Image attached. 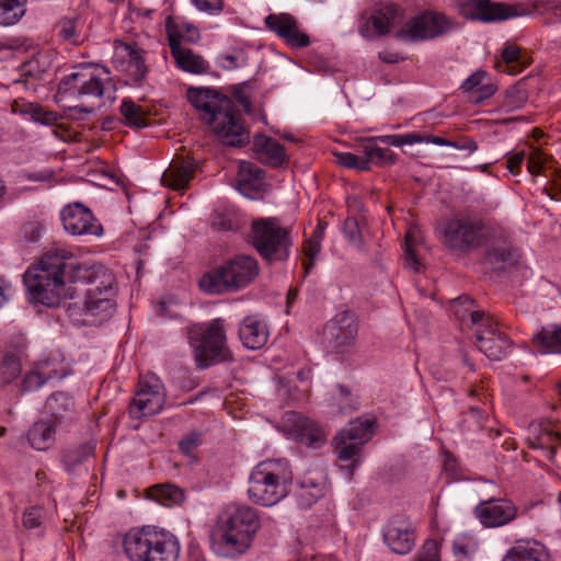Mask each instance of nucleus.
<instances>
[{
	"mask_svg": "<svg viewBox=\"0 0 561 561\" xmlns=\"http://www.w3.org/2000/svg\"><path fill=\"white\" fill-rule=\"evenodd\" d=\"M87 280L81 302L70 304L69 317L84 325H96L108 320L115 310L116 278L103 265L83 267L71 250L56 247L23 274V282L32 304L54 308L71 298L69 284Z\"/></svg>",
	"mask_w": 561,
	"mask_h": 561,
	"instance_id": "f257e3e1",
	"label": "nucleus"
},
{
	"mask_svg": "<svg viewBox=\"0 0 561 561\" xmlns=\"http://www.w3.org/2000/svg\"><path fill=\"white\" fill-rule=\"evenodd\" d=\"M260 527V516L253 507L229 503L217 515L210 535L211 549L220 557H239L250 549Z\"/></svg>",
	"mask_w": 561,
	"mask_h": 561,
	"instance_id": "f03ea898",
	"label": "nucleus"
},
{
	"mask_svg": "<svg viewBox=\"0 0 561 561\" xmlns=\"http://www.w3.org/2000/svg\"><path fill=\"white\" fill-rule=\"evenodd\" d=\"M187 99L225 145L242 147L250 141L249 131L228 96L211 88H190Z\"/></svg>",
	"mask_w": 561,
	"mask_h": 561,
	"instance_id": "7ed1b4c3",
	"label": "nucleus"
},
{
	"mask_svg": "<svg viewBox=\"0 0 561 561\" xmlns=\"http://www.w3.org/2000/svg\"><path fill=\"white\" fill-rule=\"evenodd\" d=\"M122 547L129 561H178L181 551L174 534L153 525L130 528L123 536Z\"/></svg>",
	"mask_w": 561,
	"mask_h": 561,
	"instance_id": "20e7f679",
	"label": "nucleus"
},
{
	"mask_svg": "<svg viewBox=\"0 0 561 561\" xmlns=\"http://www.w3.org/2000/svg\"><path fill=\"white\" fill-rule=\"evenodd\" d=\"M293 479L287 459L260 461L249 476L248 497L256 505L274 506L288 495Z\"/></svg>",
	"mask_w": 561,
	"mask_h": 561,
	"instance_id": "39448f33",
	"label": "nucleus"
},
{
	"mask_svg": "<svg viewBox=\"0 0 561 561\" xmlns=\"http://www.w3.org/2000/svg\"><path fill=\"white\" fill-rule=\"evenodd\" d=\"M259 273V263L253 256L238 254L206 273L199 280V287L210 295L239 291L249 286Z\"/></svg>",
	"mask_w": 561,
	"mask_h": 561,
	"instance_id": "423d86ee",
	"label": "nucleus"
},
{
	"mask_svg": "<svg viewBox=\"0 0 561 561\" xmlns=\"http://www.w3.org/2000/svg\"><path fill=\"white\" fill-rule=\"evenodd\" d=\"M114 89L111 72L106 67L94 64H79L70 73L64 76L57 88L59 101L93 96L102 99Z\"/></svg>",
	"mask_w": 561,
	"mask_h": 561,
	"instance_id": "0eeeda50",
	"label": "nucleus"
},
{
	"mask_svg": "<svg viewBox=\"0 0 561 561\" xmlns=\"http://www.w3.org/2000/svg\"><path fill=\"white\" fill-rule=\"evenodd\" d=\"M489 229L477 216H456L439 226L438 236L447 249L466 253L486 243Z\"/></svg>",
	"mask_w": 561,
	"mask_h": 561,
	"instance_id": "6e6552de",
	"label": "nucleus"
},
{
	"mask_svg": "<svg viewBox=\"0 0 561 561\" xmlns=\"http://www.w3.org/2000/svg\"><path fill=\"white\" fill-rule=\"evenodd\" d=\"M249 239L257 253L270 262L287 260L293 245L289 230L274 217L253 220Z\"/></svg>",
	"mask_w": 561,
	"mask_h": 561,
	"instance_id": "1a4fd4ad",
	"label": "nucleus"
},
{
	"mask_svg": "<svg viewBox=\"0 0 561 561\" xmlns=\"http://www.w3.org/2000/svg\"><path fill=\"white\" fill-rule=\"evenodd\" d=\"M187 337L199 368H207L222 355L226 332L221 319L196 323L188 328Z\"/></svg>",
	"mask_w": 561,
	"mask_h": 561,
	"instance_id": "9d476101",
	"label": "nucleus"
},
{
	"mask_svg": "<svg viewBox=\"0 0 561 561\" xmlns=\"http://www.w3.org/2000/svg\"><path fill=\"white\" fill-rule=\"evenodd\" d=\"M374 424L375 421L369 417L357 419L350 422L335 437L339 459L344 461L353 460V463L350 466L342 467L348 474L353 473L358 463V459H355V457L359 455L363 446L371 439Z\"/></svg>",
	"mask_w": 561,
	"mask_h": 561,
	"instance_id": "9b49d317",
	"label": "nucleus"
},
{
	"mask_svg": "<svg viewBox=\"0 0 561 561\" xmlns=\"http://www.w3.org/2000/svg\"><path fill=\"white\" fill-rule=\"evenodd\" d=\"M165 402L162 381L156 375L142 377L129 405L133 419H141L161 412Z\"/></svg>",
	"mask_w": 561,
	"mask_h": 561,
	"instance_id": "f8f14e48",
	"label": "nucleus"
},
{
	"mask_svg": "<svg viewBox=\"0 0 561 561\" xmlns=\"http://www.w3.org/2000/svg\"><path fill=\"white\" fill-rule=\"evenodd\" d=\"M453 25L446 15L426 12L410 19L397 36L407 42L427 41L448 33Z\"/></svg>",
	"mask_w": 561,
	"mask_h": 561,
	"instance_id": "ddd939ff",
	"label": "nucleus"
},
{
	"mask_svg": "<svg viewBox=\"0 0 561 561\" xmlns=\"http://www.w3.org/2000/svg\"><path fill=\"white\" fill-rule=\"evenodd\" d=\"M145 51L137 45L116 43L113 55L114 67L124 72L131 81H142L148 72L144 58Z\"/></svg>",
	"mask_w": 561,
	"mask_h": 561,
	"instance_id": "4468645a",
	"label": "nucleus"
},
{
	"mask_svg": "<svg viewBox=\"0 0 561 561\" xmlns=\"http://www.w3.org/2000/svg\"><path fill=\"white\" fill-rule=\"evenodd\" d=\"M65 230L72 236L91 234L100 237L103 232L92 211L80 203L67 205L60 213Z\"/></svg>",
	"mask_w": 561,
	"mask_h": 561,
	"instance_id": "2eb2a0df",
	"label": "nucleus"
},
{
	"mask_svg": "<svg viewBox=\"0 0 561 561\" xmlns=\"http://www.w3.org/2000/svg\"><path fill=\"white\" fill-rule=\"evenodd\" d=\"M456 3L461 15L483 22L503 21L517 15L511 7L490 0H456Z\"/></svg>",
	"mask_w": 561,
	"mask_h": 561,
	"instance_id": "dca6fc26",
	"label": "nucleus"
},
{
	"mask_svg": "<svg viewBox=\"0 0 561 561\" xmlns=\"http://www.w3.org/2000/svg\"><path fill=\"white\" fill-rule=\"evenodd\" d=\"M476 337L480 352L491 360H501L511 347L510 339L499 330L492 318L476 329Z\"/></svg>",
	"mask_w": 561,
	"mask_h": 561,
	"instance_id": "f3484780",
	"label": "nucleus"
},
{
	"mask_svg": "<svg viewBox=\"0 0 561 561\" xmlns=\"http://www.w3.org/2000/svg\"><path fill=\"white\" fill-rule=\"evenodd\" d=\"M518 508L515 504L505 499H490L480 502L474 514L485 527H501L517 517Z\"/></svg>",
	"mask_w": 561,
	"mask_h": 561,
	"instance_id": "a211bd4d",
	"label": "nucleus"
},
{
	"mask_svg": "<svg viewBox=\"0 0 561 561\" xmlns=\"http://www.w3.org/2000/svg\"><path fill=\"white\" fill-rule=\"evenodd\" d=\"M485 244H489L485 259L494 270H504L516 262V252L502 228L490 227Z\"/></svg>",
	"mask_w": 561,
	"mask_h": 561,
	"instance_id": "6ab92c4d",
	"label": "nucleus"
},
{
	"mask_svg": "<svg viewBox=\"0 0 561 561\" xmlns=\"http://www.w3.org/2000/svg\"><path fill=\"white\" fill-rule=\"evenodd\" d=\"M357 334L355 318L350 312L336 314L324 328V336L335 351H343L353 345Z\"/></svg>",
	"mask_w": 561,
	"mask_h": 561,
	"instance_id": "aec40b11",
	"label": "nucleus"
},
{
	"mask_svg": "<svg viewBox=\"0 0 561 561\" xmlns=\"http://www.w3.org/2000/svg\"><path fill=\"white\" fill-rule=\"evenodd\" d=\"M386 545L398 554L409 553L415 546V530L407 519L391 520L383 529Z\"/></svg>",
	"mask_w": 561,
	"mask_h": 561,
	"instance_id": "412c9836",
	"label": "nucleus"
},
{
	"mask_svg": "<svg viewBox=\"0 0 561 561\" xmlns=\"http://www.w3.org/2000/svg\"><path fill=\"white\" fill-rule=\"evenodd\" d=\"M265 24L291 47H306L310 43L309 36L298 30L296 20L288 13L270 14Z\"/></svg>",
	"mask_w": 561,
	"mask_h": 561,
	"instance_id": "4be33fe9",
	"label": "nucleus"
},
{
	"mask_svg": "<svg viewBox=\"0 0 561 561\" xmlns=\"http://www.w3.org/2000/svg\"><path fill=\"white\" fill-rule=\"evenodd\" d=\"M270 330L266 321L260 316L245 317L239 327V337L249 350H260L268 341Z\"/></svg>",
	"mask_w": 561,
	"mask_h": 561,
	"instance_id": "5701e85b",
	"label": "nucleus"
},
{
	"mask_svg": "<svg viewBox=\"0 0 561 561\" xmlns=\"http://www.w3.org/2000/svg\"><path fill=\"white\" fill-rule=\"evenodd\" d=\"M196 162L190 157H178L172 160L162 175V182L173 188H185L196 170Z\"/></svg>",
	"mask_w": 561,
	"mask_h": 561,
	"instance_id": "b1692460",
	"label": "nucleus"
},
{
	"mask_svg": "<svg viewBox=\"0 0 561 561\" xmlns=\"http://www.w3.org/2000/svg\"><path fill=\"white\" fill-rule=\"evenodd\" d=\"M263 186V170L252 162L241 161L237 175L238 191L248 198H255Z\"/></svg>",
	"mask_w": 561,
	"mask_h": 561,
	"instance_id": "393cba45",
	"label": "nucleus"
},
{
	"mask_svg": "<svg viewBox=\"0 0 561 561\" xmlns=\"http://www.w3.org/2000/svg\"><path fill=\"white\" fill-rule=\"evenodd\" d=\"M173 38L171 39V55L175 60L178 68L185 72L191 73H205L209 69V64L199 55L195 54L192 49L183 47L175 39V31H173Z\"/></svg>",
	"mask_w": 561,
	"mask_h": 561,
	"instance_id": "a878e982",
	"label": "nucleus"
},
{
	"mask_svg": "<svg viewBox=\"0 0 561 561\" xmlns=\"http://www.w3.org/2000/svg\"><path fill=\"white\" fill-rule=\"evenodd\" d=\"M502 561H549L546 547L537 540H517Z\"/></svg>",
	"mask_w": 561,
	"mask_h": 561,
	"instance_id": "bb28decb",
	"label": "nucleus"
},
{
	"mask_svg": "<svg viewBox=\"0 0 561 561\" xmlns=\"http://www.w3.org/2000/svg\"><path fill=\"white\" fill-rule=\"evenodd\" d=\"M253 150L260 161L274 168L280 167L286 160L285 148L265 135L254 136Z\"/></svg>",
	"mask_w": 561,
	"mask_h": 561,
	"instance_id": "cd10ccee",
	"label": "nucleus"
},
{
	"mask_svg": "<svg viewBox=\"0 0 561 561\" xmlns=\"http://www.w3.org/2000/svg\"><path fill=\"white\" fill-rule=\"evenodd\" d=\"M11 112L23 116H30L33 122L45 126H55L61 118L57 112L47 111L41 104L27 102L23 99L14 100L11 104Z\"/></svg>",
	"mask_w": 561,
	"mask_h": 561,
	"instance_id": "c85d7f7f",
	"label": "nucleus"
},
{
	"mask_svg": "<svg viewBox=\"0 0 561 561\" xmlns=\"http://www.w3.org/2000/svg\"><path fill=\"white\" fill-rule=\"evenodd\" d=\"M294 431L297 439L308 447L319 448L325 442V433L312 420L294 414Z\"/></svg>",
	"mask_w": 561,
	"mask_h": 561,
	"instance_id": "c756f323",
	"label": "nucleus"
},
{
	"mask_svg": "<svg viewBox=\"0 0 561 561\" xmlns=\"http://www.w3.org/2000/svg\"><path fill=\"white\" fill-rule=\"evenodd\" d=\"M531 343L540 354H561V325L550 323L542 327L533 336Z\"/></svg>",
	"mask_w": 561,
	"mask_h": 561,
	"instance_id": "7c9ffc66",
	"label": "nucleus"
},
{
	"mask_svg": "<svg viewBox=\"0 0 561 561\" xmlns=\"http://www.w3.org/2000/svg\"><path fill=\"white\" fill-rule=\"evenodd\" d=\"M56 423L51 420H39L34 422L27 432V440L36 450L49 449L56 439Z\"/></svg>",
	"mask_w": 561,
	"mask_h": 561,
	"instance_id": "2f4dec72",
	"label": "nucleus"
},
{
	"mask_svg": "<svg viewBox=\"0 0 561 561\" xmlns=\"http://www.w3.org/2000/svg\"><path fill=\"white\" fill-rule=\"evenodd\" d=\"M473 300L468 296H462L455 299L451 304V311L459 320L470 319L472 325L480 328L491 317L486 316L483 311L472 310Z\"/></svg>",
	"mask_w": 561,
	"mask_h": 561,
	"instance_id": "473e14b6",
	"label": "nucleus"
},
{
	"mask_svg": "<svg viewBox=\"0 0 561 561\" xmlns=\"http://www.w3.org/2000/svg\"><path fill=\"white\" fill-rule=\"evenodd\" d=\"M148 496L163 506L181 504L185 499L184 491L171 483L151 486Z\"/></svg>",
	"mask_w": 561,
	"mask_h": 561,
	"instance_id": "72a5a7b5",
	"label": "nucleus"
},
{
	"mask_svg": "<svg viewBox=\"0 0 561 561\" xmlns=\"http://www.w3.org/2000/svg\"><path fill=\"white\" fill-rule=\"evenodd\" d=\"M96 443L89 440L75 448L68 449L62 457L65 469L72 473L94 455Z\"/></svg>",
	"mask_w": 561,
	"mask_h": 561,
	"instance_id": "f704fd0d",
	"label": "nucleus"
},
{
	"mask_svg": "<svg viewBox=\"0 0 561 561\" xmlns=\"http://www.w3.org/2000/svg\"><path fill=\"white\" fill-rule=\"evenodd\" d=\"M165 30L169 39V46L171 47V39L173 38V31H175V39L181 44V41H187L191 43L196 42L199 38L198 30L184 21H179L169 16L165 22Z\"/></svg>",
	"mask_w": 561,
	"mask_h": 561,
	"instance_id": "c9c22d12",
	"label": "nucleus"
},
{
	"mask_svg": "<svg viewBox=\"0 0 561 561\" xmlns=\"http://www.w3.org/2000/svg\"><path fill=\"white\" fill-rule=\"evenodd\" d=\"M73 400L65 392H55L47 400L45 409L47 413L54 419V423L61 422V420L72 411Z\"/></svg>",
	"mask_w": 561,
	"mask_h": 561,
	"instance_id": "e433bc0d",
	"label": "nucleus"
},
{
	"mask_svg": "<svg viewBox=\"0 0 561 561\" xmlns=\"http://www.w3.org/2000/svg\"><path fill=\"white\" fill-rule=\"evenodd\" d=\"M27 0H0V26L16 24L25 14Z\"/></svg>",
	"mask_w": 561,
	"mask_h": 561,
	"instance_id": "4c0bfd02",
	"label": "nucleus"
},
{
	"mask_svg": "<svg viewBox=\"0 0 561 561\" xmlns=\"http://www.w3.org/2000/svg\"><path fill=\"white\" fill-rule=\"evenodd\" d=\"M400 15V8L394 4H389L382 8L377 14L373 15L371 24L374 30L383 35L389 32L390 27L396 23L397 18Z\"/></svg>",
	"mask_w": 561,
	"mask_h": 561,
	"instance_id": "58836bf2",
	"label": "nucleus"
},
{
	"mask_svg": "<svg viewBox=\"0 0 561 561\" xmlns=\"http://www.w3.org/2000/svg\"><path fill=\"white\" fill-rule=\"evenodd\" d=\"M210 225L215 230L219 231L238 229L234 210L231 207L218 206L211 214Z\"/></svg>",
	"mask_w": 561,
	"mask_h": 561,
	"instance_id": "ea45409f",
	"label": "nucleus"
},
{
	"mask_svg": "<svg viewBox=\"0 0 561 561\" xmlns=\"http://www.w3.org/2000/svg\"><path fill=\"white\" fill-rule=\"evenodd\" d=\"M121 113L126 125L142 128L147 126V115L142 107L131 100L125 99L121 104Z\"/></svg>",
	"mask_w": 561,
	"mask_h": 561,
	"instance_id": "a19ab883",
	"label": "nucleus"
},
{
	"mask_svg": "<svg viewBox=\"0 0 561 561\" xmlns=\"http://www.w3.org/2000/svg\"><path fill=\"white\" fill-rule=\"evenodd\" d=\"M21 374V363L18 356L5 354L0 363V387L15 380Z\"/></svg>",
	"mask_w": 561,
	"mask_h": 561,
	"instance_id": "79ce46f5",
	"label": "nucleus"
},
{
	"mask_svg": "<svg viewBox=\"0 0 561 561\" xmlns=\"http://www.w3.org/2000/svg\"><path fill=\"white\" fill-rule=\"evenodd\" d=\"M378 139L376 137L368 138L363 145V152L365 154L364 160L367 161L369 167L370 162L380 163L386 161H392L393 152L389 149L377 146Z\"/></svg>",
	"mask_w": 561,
	"mask_h": 561,
	"instance_id": "37998d69",
	"label": "nucleus"
},
{
	"mask_svg": "<svg viewBox=\"0 0 561 561\" xmlns=\"http://www.w3.org/2000/svg\"><path fill=\"white\" fill-rule=\"evenodd\" d=\"M202 443V434L191 432L179 442V449L188 459L196 460V453Z\"/></svg>",
	"mask_w": 561,
	"mask_h": 561,
	"instance_id": "c03bdc74",
	"label": "nucleus"
},
{
	"mask_svg": "<svg viewBox=\"0 0 561 561\" xmlns=\"http://www.w3.org/2000/svg\"><path fill=\"white\" fill-rule=\"evenodd\" d=\"M503 61L507 66V71L510 73H517L523 70L525 67L524 62L520 60L522 53L520 49L515 45H507L502 51Z\"/></svg>",
	"mask_w": 561,
	"mask_h": 561,
	"instance_id": "a18cd8bd",
	"label": "nucleus"
},
{
	"mask_svg": "<svg viewBox=\"0 0 561 561\" xmlns=\"http://www.w3.org/2000/svg\"><path fill=\"white\" fill-rule=\"evenodd\" d=\"M78 23V19H62L58 24L59 36L71 44H79L81 37Z\"/></svg>",
	"mask_w": 561,
	"mask_h": 561,
	"instance_id": "49530a36",
	"label": "nucleus"
},
{
	"mask_svg": "<svg viewBox=\"0 0 561 561\" xmlns=\"http://www.w3.org/2000/svg\"><path fill=\"white\" fill-rule=\"evenodd\" d=\"M534 9L540 14H549L551 23L561 22V2L556 0H535Z\"/></svg>",
	"mask_w": 561,
	"mask_h": 561,
	"instance_id": "de8ad7c7",
	"label": "nucleus"
},
{
	"mask_svg": "<svg viewBox=\"0 0 561 561\" xmlns=\"http://www.w3.org/2000/svg\"><path fill=\"white\" fill-rule=\"evenodd\" d=\"M321 250V242L319 234H311L309 239L306 240L304 245V253L308 261L304 262V267L306 273H309L313 266V262L319 255Z\"/></svg>",
	"mask_w": 561,
	"mask_h": 561,
	"instance_id": "09e8293b",
	"label": "nucleus"
},
{
	"mask_svg": "<svg viewBox=\"0 0 561 561\" xmlns=\"http://www.w3.org/2000/svg\"><path fill=\"white\" fill-rule=\"evenodd\" d=\"M331 405L336 407L343 414L348 413L355 409V402L350 391L342 386L337 387L336 392L332 397Z\"/></svg>",
	"mask_w": 561,
	"mask_h": 561,
	"instance_id": "8fccbe9b",
	"label": "nucleus"
},
{
	"mask_svg": "<svg viewBox=\"0 0 561 561\" xmlns=\"http://www.w3.org/2000/svg\"><path fill=\"white\" fill-rule=\"evenodd\" d=\"M413 561H440L437 540L427 539L415 553Z\"/></svg>",
	"mask_w": 561,
	"mask_h": 561,
	"instance_id": "3c124183",
	"label": "nucleus"
},
{
	"mask_svg": "<svg viewBox=\"0 0 561 561\" xmlns=\"http://www.w3.org/2000/svg\"><path fill=\"white\" fill-rule=\"evenodd\" d=\"M44 519V510L42 506L34 505L26 508L23 513L22 524L26 529H34L42 525Z\"/></svg>",
	"mask_w": 561,
	"mask_h": 561,
	"instance_id": "603ef678",
	"label": "nucleus"
},
{
	"mask_svg": "<svg viewBox=\"0 0 561 561\" xmlns=\"http://www.w3.org/2000/svg\"><path fill=\"white\" fill-rule=\"evenodd\" d=\"M343 231L345 238L352 243L354 247L360 249L362 248V236L358 220L355 217H348L344 221Z\"/></svg>",
	"mask_w": 561,
	"mask_h": 561,
	"instance_id": "864d4df0",
	"label": "nucleus"
},
{
	"mask_svg": "<svg viewBox=\"0 0 561 561\" xmlns=\"http://www.w3.org/2000/svg\"><path fill=\"white\" fill-rule=\"evenodd\" d=\"M323 495V486H313V490L297 489L296 496L299 506L307 508L314 504Z\"/></svg>",
	"mask_w": 561,
	"mask_h": 561,
	"instance_id": "5fc2aeb1",
	"label": "nucleus"
},
{
	"mask_svg": "<svg viewBox=\"0 0 561 561\" xmlns=\"http://www.w3.org/2000/svg\"><path fill=\"white\" fill-rule=\"evenodd\" d=\"M414 237L412 231H408L405 234V245H404V262L408 267L413 270L414 272H420L421 262L416 257L414 250Z\"/></svg>",
	"mask_w": 561,
	"mask_h": 561,
	"instance_id": "6e6d98bb",
	"label": "nucleus"
},
{
	"mask_svg": "<svg viewBox=\"0 0 561 561\" xmlns=\"http://www.w3.org/2000/svg\"><path fill=\"white\" fill-rule=\"evenodd\" d=\"M337 162L348 169H356L360 171L368 170L367 161L364 157H358L351 152H342L336 154Z\"/></svg>",
	"mask_w": 561,
	"mask_h": 561,
	"instance_id": "4d7b16f0",
	"label": "nucleus"
},
{
	"mask_svg": "<svg viewBox=\"0 0 561 561\" xmlns=\"http://www.w3.org/2000/svg\"><path fill=\"white\" fill-rule=\"evenodd\" d=\"M561 440V434L554 432L550 426H546L541 430L540 435L537 437V442L531 445L533 448H542L549 446L553 449V444Z\"/></svg>",
	"mask_w": 561,
	"mask_h": 561,
	"instance_id": "13d9d810",
	"label": "nucleus"
},
{
	"mask_svg": "<svg viewBox=\"0 0 561 561\" xmlns=\"http://www.w3.org/2000/svg\"><path fill=\"white\" fill-rule=\"evenodd\" d=\"M546 161H547L546 154L541 150L535 149L528 157V161H527L528 172L534 176L540 174Z\"/></svg>",
	"mask_w": 561,
	"mask_h": 561,
	"instance_id": "bf43d9fd",
	"label": "nucleus"
},
{
	"mask_svg": "<svg viewBox=\"0 0 561 561\" xmlns=\"http://www.w3.org/2000/svg\"><path fill=\"white\" fill-rule=\"evenodd\" d=\"M486 72L483 71V70H477L476 72H473L471 76H469L460 85V89L465 92V93H472V95L474 94V92L477 91V89L481 85V83L483 82L484 78L486 77Z\"/></svg>",
	"mask_w": 561,
	"mask_h": 561,
	"instance_id": "052dcab7",
	"label": "nucleus"
},
{
	"mask_svg": "<svg viewBox=\"0 0 561 561\" xmlns=\"http://www.w3.org/2000/svg\"><path fill=\"white\" fill-rule=\"evenodd\" d=\"M47 378L44 377L42 374H39L36 370H32L27 373L22 382V389L23 391H33L38 388H41L45 382Z\"/></svg>",
	"mask_w": 561,
	"mask_h": 561,
	"instance_id": "680f3d73",
	"label": "nucleus"
},
{
	"mask_svg": "<svg viewBox=\"0 0 561 561\" xmlns=\"http://www.w3.org/2000/svg\"><path fill=\"white\" fill-rule=\"evenodd\" d=\"M525 158L526 154L524 151L514 152L507 157L506 168L512 175H518L520 173Z\"/></svg>",
	"mask_w": 561,
	"mask_h": 561,
	"instance_id": "e2e57ef3",
	"label": "nucleus"
},
{
	"mask_svg": "<svg viewBox=\"0 0 561 561\" xmlns=\"http://www.w3.org/2000/svg\"><path fill=\"white\" fill-rule=\"evenodd\" d=\"M196 8L201 11L219 13L222 10V0H192Z\"/></svg>",
	"mask_w": 561,
	"mask_h": 561,
	"instance_id": "0e129e2a",
	"label": "nucleus"
},
{
	"mask_svg": "<svg viewBox=\"0 0 561 561\" xmlns=\"http://www.w3.org/2000/svg\"><path fill=\"white\" fill-rule=\"evenodd\" d=\"M496 91V88L492 83H481V85L477 89L474 94L471 96V100L474 103H481L484 100L491 98Z\"/></svg>",
	"mask_w": 561,
	"mask_h": 561,
	"instance_id": "69168bd1",
	"label": "nucleus"
},
{
	"mask_svg": "<svg viewBox=\"0 0 561 561\" xmlns=\"http://www.w3.org/2000/svg\"><path fill=\"white\" fill-rule=\"evenodd\" d=\"M453 552L456 559H463L466 561H471V556L473 553L472 547L467 543H462L460 541H455L453 545Z\"/></svg>",
	"mask_w": 561,
	"mask_h": 561,
	"instance_id": "338daca9",
	"label": "nucleus"
},
{
	"mask_svg": "<svg viewBox=\"0 0 561 561\" xmlns=\"http://www.w3.org/2000/svg\"><path fill=\"white\" fill-rule=\"evenodd\" d=\"M376 139H378L380 142L388 145V146H393V147L404 146L403 145V135H399V134L378 136V137H376Z\"/></svg>",
	"mask_w": 561,
	"mask_h": 561,
	"instance_id": "774afa93",
	"label": "nucleus"
}]
</instances>
